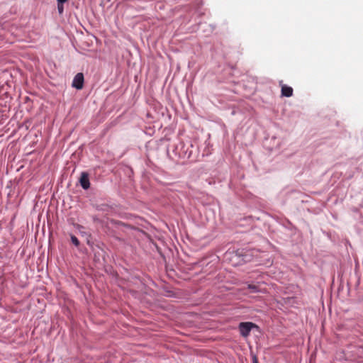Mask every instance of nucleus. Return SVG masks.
I'll use <instances>...</instances> for the list:
<instances>
[{"label": "nucleus", "instance_id": "obj_1", "mask_svg": "<svg viewBox=\"0 0 363 363\" xmlns=\"http://www.w3.org/2000/svg\"><path fill=\"white\" fill-rule=\"evenodd\" d=\"M255 325L250 322L240 323L239 325L240 332L242 336L247 337Z\"/></svg>", "mask_w": 363, "mask_h": 363}, {"label": "nucleus", "instance_id": "obj_2", "mask_svg": "<svg viewBox=\"0 0 363 363\" xmlns=\"http://www.w3.org/2000/svg\"><path fill=\"white\" fill-rule=\"evenodd\" d=\"M84 84V75L82 73H77L74 77L72 86L77 89H82Z\"/></svg>", "mask_w": 363, "mask_h": 363}, {"label": "nucleus", "instance_id": "obj_3", "mask_svg": "<svg viewBox=\"0 0 363 363\" xmlns=\"http://www.w3.org/2000/svg\"><path fill=\"white\" fill-rule=\"evenodd\" d=\"M279 85L281 88V96L286 97H291L293 95L292 87L287 86L283 83V81L279 82Z\"/></svg>", "mask_w": 363, "mask_h": 363}, {"label": "nucleus", "instance_id": "obj_4", "mask_svg": "<svg viewBox=\"0 0 363 363\" xmlns=\"http://www.w3.org/2000/svg\"><path fill=\"white\" fill-rule=\"evenodd\" d=\"M79 182H80L82 187L84 189H88L90 186L89 174L85 172H82L81 177L79 179Z\"/></svg>", "mask_w": 363, "mask_h": 363}, {"label": "nucleus", "instance_id": "obj_5", "mask_svg": "<svg viewBox=\"0 0 363 363\" xmlns=\"http://www.w3.org/2000/svg\"><path fill=\"white\" fill-rule=\"evenodd\" d=\"M247 289H249L252 293H258L262 291V290L259 289V285L257 284H249L247 285Z\"/></svg>", "mask_w": 363, "mask_h": 363}, {"label": "nucleus", "instance_id": "obj_6", "mask_svg": "<svg viewBox=\"0 0 363 363\" xmlns=\"http://www.w3.org/2000/svg\"><path fill=\"white\" fill-rule=\"evenodd\" d=\"M71 240H72V242L75 245V246H79V241L78 240V238L74 236V235H71Z\"/></svg>", "mask_w": 363, "mask_h": 363}, {"label": "nucleus", "instance_id": "obj_7", "mask_svg": "<svg viewBox=\"0 0 363 363\" xmlns=\"http://www.w3.org/2000/svg\"><path fill=\"white\" fill-rule=\"evenodd\" d=\"M57 10H58L59 13L61 14L63 13V11H64L63 3L57 2Z\"/></svg>", "mask_w": 363, "mask_h": 363}, {"label": "nucleus", "instance_id": "obj_8", "mask_svg": "<svg viewBox=\"0 0 363 363\" xmlns=\"http://www.w3.org/2000/svg\"><path fill=\"white\" fill-rule=\"evenodd\" d=\"M252 363H258V359L256 356L253 357Z\"/></svg>", "mask_w": 363, "mask_h": 363}, {"label": "nucleus", "instance_id": "obj_9", "mask_svg": "<svg viewBox=\"0 0 363 363\" xmlns=\"http://www.w3.org/2000/svg\"><path fill=\"white\" fill-rule=\"evenodd\" d=\"M59 3H65L67 0H57Z\"/></svg>", "mask_w": 363, "mask_h": 363}]
</instances>
